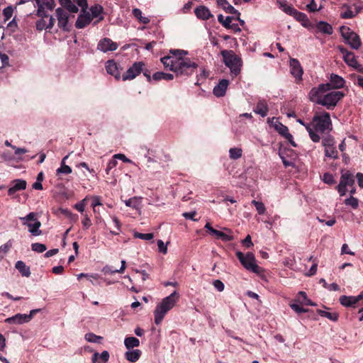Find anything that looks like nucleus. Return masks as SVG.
<instances>
[{"label":"nucleus","mask_w":363,"mask_h":363,"mask_svg":"<svg viewBox=\"0 0 363 363\" xmlns=\"http://www.w3.org/2000/svg\"><path fill=\"white\" fill-rule=\"evenodd\" d=\"M141 355V351L138 349L135 350H128L125 353V358L130 362H137Z\"/></svg>","instance_id":"nucleus-31"},{"label":"nucleus","mask_w":363,"mask_h":363,"mask_svg":"<svg viewBox=\"0 0 363 363\" xmlns=\"http://www.w3.org/2000/svg\"><path fill=\"white\" fill-rule=\"evenodd\" d=\"M133 14L140 23L143 24H147L150 21L149 18L143 16L142 11L139 9H133Z\"/></svg>","instance_id":"nucleus-40"},{"label":"nucleus","mask_w":363,"mask_h":363,"mask_svg":"<svg viewBox=\"0 0 363 363\" xmlns=\"http://www.w3.org/2000/svg\"><path fill=\"white\" fill-rule=\"evenodd\" d=\"M268 111V105L265 100H259L254 109L255 113L262 117H265L267 115Z\"/></svg>","instance_id":"nucleus-27"},{"label":"nucleus","mask_w":363,"mask_h":363,"mask_svg":"<svg viewBox=\"0 0 363 363\" xmlns=\"http://www.w3.org/2000/svg\"><path fill=\"white\" fill-rule=\"evenodd\" d=\"M290 307L291 309H293L296 313H306L308 311L307 309L303 308V307H301L299 306V303H290Z\"/></svg>","instance_id":"nucleus-51"},{"label":"nucleus","mask_w":363,"mask_h":363,"mask_svg":"<svg viewBox=\"0 0 363 363\" xmlns=\"http://www.w3.org/2000/svg\"><path fill=\"white\" fill-rule=\"evenodd\" d=\"M157 246L159 248V251L163 254H166L167 252V245H164V242L162 240H157Z\"/></svg>","instance_id":"nucleus-64"},{"label":"nucleus","mask_w":363,"mask_h":363,"mask_svg":"<svg viewBox=\"0 0 363 363\" xmlns=\"http://www.w3.org/2000/svg\"><path fill=\"white\" fill-rule=\"evenodd\" d=\"M118 48V45L108 38L101 39L97 45V49L103 52L114 51Z\"/></svg>","instance_id":"nucleus-17"},{"label":"nucleus","mask_w":363,"mask_h":363,"mask_svg":"<svg viewBox=\"0 0 363 363\" xmlns=\"http://www.w3.org/2000/svg\"><path fill=\"white\" fill-rule=\"evenodd\" d=\"M252 203L255 206L259 215H263L265 213L266 208L264 204L262 202L253 200Z\"/></svg>","instance_id":"nucleus-46"},{"label":"nucleus","mask_w":363,"mask_h":363,"mask_svg":"<svg viewBox=\"0 0 363 363\" xmlns=\"http://www.w3.org/2000/svg\"><path fill=\"white\" fill-rule=\"evenodd\" d=\"M15 267L19 271L22 276L28 277L30 275V268L23 261H17Z\"/></svg>","instance_id":"nucleus-33"},{"label":"nucleus","mask_w":363,"mask_h":363,"mask_svg":"<svg viewBox=\"0 0 363 363\" xmlns=\"http://www.w3.org/2000/svg\"><path fill=\"white\" fill-rule=\"evenodd\" d=\"M334 139L331 137H327L322 140V144L325 148L334 146Z\"/></svg>","instance_id":"nucleus-58"},{"label":"nucleus","mask_w":363,"mask_h":363,"mask_svg":"<svg viewBox=\"0 0 363 363\" xmlns=\"http://www.w3.org/2000/svg\"><path fill=\"white\" fill-rule=\"evenodd\" d=\"M316 28L319 32L324 34L330 35L333 33L332 26L325 21H320L318 23H317Z\"/></svg>","instance_id":"nucleus-34"},{"label":"nucleus","mask_w":363,"mask_h":363,"mask_svg":"<svg viewBox=\"0 0 363 363\" xmlns=\"http://www.w3.org/2000/svg\"><path fill=\"white\" fill-rule=\"evenodd\" d=\"M361 300L359 295L353 296H341L339 298L340 303L345 307H355L356 304Z\"/></svg>","instance_id":"nucleus-21"},{"label":"nucleus","mask_w":363,"mask_h":363,"mask_svg":"<svg viewBox=\"0 0 363 363\" xmlns=\"http://www.w3.org/2000/svg\"><path fill=\"white\" fill-rule=\"evenodd\" d=\"M195 15L199 19L206 21L213 17L210 10L205 6H199L194 10Z\"/></svg>","instance_id":"nucleus-24"},{"label":"nucleus","mask_w":363,"mask_h":363,"mask_svg":"<svg viewBox=\"0 0 363 363\" xmlns=\"http://www.w3.org/2000/svg\"><path fill=\"white\" fill-rule=\"evenodd\" d=\"M236 256L242 266L247 270L255 274H259L263 272L262 267L256 264L255 255L252 252H247L245 255L238 251Z\"/></svg>","instance_id":"nucleus-7"},{"label":"nucleus","mask_w":363,"mask_h":363,"mask_svg":"<svg viewBox=\"0 0 363 363\" xmlns=\"http://www.w3.org/2000/svg\"><path fill=\"white\" fill-rule=\"evenodd\" d=\"M114 158V160L116 159H118V160H122L123 162H126V163H132L133 162L128 159L125 155L123 154H121V153H118V154H115L113 157Z\"/></svg>","instance_id":"nucleus-61"},{"label":"nucleus","mask_w":363,"mask_h":363,"mask_svg":"<svg viewBox=\"0 0 363 363\" xmlns=\"http://www.w3.org/2000/svg\"><path fill=\"white\" fill-rule=\"evenodd\" d=\"M37 5L35 15L37 16H47L48 11H52L55 6V0H34Z\"/></svg>","instance_id":"nucleus-11"},{"label":"nucleus","mask_w":363,"mask_h":363,"mask_svg":"<svg viewBox=\"0 0 363 363\" xmlns=\"http://www.w3.org/2000/svg\"><path fill=\"white\" fill-rule=\"evenodd\" d=\"M66 9H67L71 13H77L79 9L78 7L71 1L69 4H67L65 6H64Z\"/></svg>","instance_id":"nucleus-60"},{"label":"nucleus","mask_w":363,"mask_h":363,"mask_svg":"<svg viewBox=\"0 0 363 363\" xmlns=\"http://www.w3.org/2000/svg\"><path fill=\"white\" fill-rule=\"evenodd\" d=\"M218 6L221 7L225 12L235 16H240V13L230 5L227 0H216Z\"/></svg>","instance_id":"nucleus-26"},{"label":"nucleus","mask_w":363,"mask_h":363,"mask_svg":"<svg viewBox=\"0 0 363 363\" xmlns=\"http://www.w3.org/2000/svg\"><path fill=\"white\" fill-rule=\"evenodd\" d=\"M141 197L134 196L125 201V204L134 209H139L141 206Z\"/></svg>","instance_id":"nucleus-35"},{"label":"nucleus","mask_w":363,"mask_h":363,"mask_svg":"<svg viewBox=\"0 0 363 363\" xmlns=\"http://www.w3.org/2000/svg\"><path fill=\"white\" fill-rule=\"evenodd\" d=\"M72 172V168L68 165H60V167H59L56 170V174H69Z\"/></svg>","instance_id":"nucleus-48"},{"label":"nucleus","mask_w":363,"mask_h":363,"mask_svg":"<svg viewBox=\"0 0 363 363\" xmlns=\"http://www.w3.org/2000/svg\"><path fill=\"white\" fill-rule=\"evenodd\" d=\"M297 122L306 128L312 141L314 143H318L320 141V137L318 134L313 130V128H311V122L310 123H305L301 119H298Z\"/></svg>","instance_id":"nucleus-30"},{"label":"nucleus","mask_w":363,"mask_h":363,"mask_svg":"<svg viewBox=\"0 0 363 363\" xmlns=\"http://www.w3.org/2000/svg\"><path fill=\"white\" fill-rule=\"evenodd\" d=\"M101 337L96 335L92 333H89L85 335V340L89 342H96Z\"/></svg>","instance_id":"nucleus-53"},{"label":"nucleus","mask_w":363,"mask_h":363,"mask_svg":"<svg viewBox=\"0 0 363 363\" xmlns=\"http://www.w3.org/2000/svg\"><path fill=\"white\" fill-rule=\"evenodd\" d=\"M339 50L343 55L344 61L348 66L353 67L357 72L363 73V67L358 63L357 58L353 52L348 51L347 49L342 47H340Z\"/></svg>","instance_id":"nucleus-10"},{"label":"nucleus","mask_w":363,"mask_h":363,"mask_svg":"<svg viewBox=\"0 0 363 363\" xmlns=\"http://www.w3.org/2000/svg\"><path fill=\"white\" fill-rule=\"evenodd\" d=\"M354 184V179L352 174L349 172L342 173L340 183L337 186V190L341 196L345 195L347 186H352Z\"/></svg>","instance_id":"nucleus-9"},{"label":"nucleus","mask_w":363,"mask_h":363,"mask_svg":"<svg viewBox=\"0 0 363 363\" xmlns=\"http://www.w3.org/2000/svg\"><path fill=\"white\" fill-rule=\"evenodd\" d=\"M104 9L99 4H95L90 8V14L91 19L99 17V21L103 20L104 17L101 16Z\"/></svg>","instance_id":"nucleus-32"},{"label":"nucleus","mask_w":363,"mask_h":363,"mask_svg":"<svg viewBox=\"0 0 363 363\" xmlns=\"http://www.w3.org/2000/svg\"><path fill=\"white\" fill-rule=\"evenodd\" d=\"M117 164H118V162L116 160H114L113 157L112 160L108 161V162L107 164L106 169L105 170L106 174H108L110 173L111 169L116 167L117 166Z\"/></svg>","instance_id":"nucleus-55"},{"label":"nucleus","mask_w":363,"mask_h":363,"mask_svg":"<svg viewBox=\"0 0 363 363\" xmlns=\"http://www.w3.org/2000/svg\"><path fill=\"white\" fill-rule=\"evenodd\" d=\"M307 9L309 11L314 12L320 11L321 9V6H318L316 3L314 1V0H311L310 4L307 5Z\"/></svg>","instance_id":"nucleus-57"},{"label":"nucleus","mask_w":363,"mask_h":363,"mask_svg":"<svg viewBox=\"0 0 363 363\" xmlns=\"http://www.w3.org/2000/svg\"><path fill=\"white\" fill-rule=\"evenodd\" d=\"M291 16H294L297 21L301 22L303 26H307L306 23L308 21V18L304 13L300 12L296 9Z\"/></svg>","instance_id":"nucleus-41"},{"label":"nucleus","mask_w":363,"mask_h":363,"mask_svg":"<svg viewBox=\"0 0 363 363\" xmlns=\"http://www.w3.org/2000/svg\"><path fill=\"white\" fill-rule=\"evenodd\" d=\"M340 16L342 18L347 19L354 17L356 13H354L349 7H347V10L345 12H342Z\"/></svg>","instance_id":"nucleus-54"},{"label":"nucleus","mask_w":363,"mask_h":363,"mask_svg":"<svg viewBox=\"0 0 363 363\" xmlns=\"http://www.w3.org/2000/svg\"><path fill=\"white\" fill-rule=\"evenodd\" d=\"M13 8L11 6H9L4 9L3 15L4 17V21H9L13 16Z\"/></svg>","instance_id":"nucleus-49"},{"label":"nucleus","mask_w":363,"mask_h":363,"mask_svg":"<svg viewBox=\"0 0 363 363\" xmlns=\"http://www.w3.org/2000/svg\"><path fill=\"white\" fill-rule=\"evenodd\" d=\"M330 90V84H320L317 87H313L309 92V99L317 104L325 106L327 109H333L337 103L345 96V94L340 91Z\"/></svg>","instance_id":"nucleus-2"},{"label":"nucleus","mask_w":363,"mask_h":363,"mask_svg":"<svg viewBox=\"0 0 363 363\" xmlns=\"http://www.w3.org/2000/svg\"><path fill=\"white\" fill-rule=\"evenodd\" d=\"M204 228L211 235L224 242L231 241L234 239L233 236L231 235V230L229 228H223V230L227 232V233H225L213 228L209 223H206Z\"/></svg>","instance_id":"nucleus-12"},{"label":"nucleus","mask_w":363,"mask_h":363,"mask_svg":"<svg viewBox=\"0 0 363 363\" xmlns=\"http://www.w3.org/2000/svg\"><path fill=\"white\" fill-rule=\"evenodd\" d=\"M271 121L272 123H273V121H275V122L273 124V126L280 135L285 137L289 133L288 128L286 125H283L279 121H278L275 118H268V122H270Z\"/></svg>","instance_id":"nucleus-29"},{"label":"nucleus","mask_w":363,"mask_h":363,"mask_svg":"<svg viewBox=\"0 0 363 363\" xmlns=\"http://www.w3.org/2000/svg\"><path fill=\"white\" fill-rule=\"evenodd\" d=\"M228 85L229 81L228 79H221L213 88V94L217 97L223 96L225 94Z\"/></svg>","instance_id":"nucleus-23"},{"label":"nucleus","mask_w":363,"mask_h":363,"mask_svg":"<svg viewBox=\"0 0 363 363\" xmlns=\"http://www.w3.org/2000/svg\"><path fill=\"white\" fill-rule=\"evenodd\" d=\"M317 313L320 316L327 318L328 319H329L330 320L337 321L338 320L339 315L335 312H328V311L318 309V310H317Z\"/></svg>","instance_id":"nucleus-39"},{"label":"nucleus","mask_w":363,"mask_h":363,"mask_svg":"<svg viewBox=\"0 0 363 363\" xmlns=\"http://www.w3.org/2000/svg\"><path fill=\"white\" fill-rule=\"evenodd\" d=\"M351 78L353 79V82L354 83V84L359 86V87H361L362 89H363V77L359 76V75H357V74H352L351 75Z\"/></svg>","instance_id":"nucleus-52"},{"label":"nucleus","mask_w":363,"mask_h":363,"mask_svg":"<svg viewBox=\"0 0 363 363\" xmlns=\"http://www.w3.org/2000/svg\"><path fill=\"white\" fill-rule=\"evenodd\" d=\"M4 322L8 324L21 325L28 323V317L26 314L17 313L13 316L7 318Z\"/></svg>","instance_id":"nucleus-22"},{"label":"nucleus","mask_w":363,"mask_h":363,"mask_svg":"<svg viewBox=\"0 0 363 363\" xmlns=\"http://www.w3.org/2000/svg\"><path fill=\"white\" fill-rule=\"evenodd\" d=\"M82 223L83 227L86 229H88L91 226V221L87 214L84 215V218L82 220Z\"/></svg>","instance_id":"nucleus-63"},{"label":"nucleus","mask_w":363,"mask_h":363,"mask_svg":"<svg viewBox=\"0 0 363 363\" xmlns=\"http://www.w3.org/2000/svg\"><path fill=\"white\" fill-rule=\"evenodd\" d=\"M91 21L90 13L89 11H82V13L78 16L75 26L79 29L84 28L89 25Z\"/></svg>","instance_id":"nucleus-20"},{"label":"nucleus","mask_w":363,"mask_h":363,"mask_svg":"<svg viewBox=\"0 0 363 363\" xmlns=\"http://www.w3.org/2000/svg\"><path fill=\"white\" fill-rule=\"evenodd\" d=\"M213 285L215 287L216 289H217L218 291L221 292L224 290L225 286L224 284L220 280H215L213 282Z\"/></svg>","instance_id":"nucleus-62"},{"label":"nucleus","mask_w":363,"mask_h":363,"mask_svg":"<svg viewBox=\"0 0 363 363\" xmlns=\"http://www.w3.org/2000/svg\"><path fill=\"white\" fill-rule=\"evenodd\" d=\"M345 203L347 206H350L352 208L356 209L359 206V200L357 198L351 196L345 200Z\"/></svg>","instance_id":"nucleus-45"},{"label":"nucleus","mask_w":363,"mask_h":363,"mask_svg":"<svg viewBox=\"0 0 363 363\" xmlns=\"http://www.w3.org/2000/svg\"><path fill=\"white\" fill-rule=\"evenodd\" d=\"M179 295L176 291L172 292L169 296L164 298L160 303H158L154 311L155 323L160 325L164 319L165 315L177 303Z\"/></svg>","instance_id":"nucleus-3"},{"label":"nucleus","mask_w":363,"mask_h":363,"mask_svg":"<svg viewBox=\"0 0 363 363\" xmlns=\"http://www.w3.org/2000/svg\"><path fill=\"white\" fill-rule=\"evenodd\" d=\"M290 73L295 78L296 82L298 83L302 80L303 73V68L296 59H291L289 62Z\"/></svg>","instance_id":"nucleus-14"},{"label":"nucleus","mask_w":363,"mask_h":363,"mask_svg":"<svg viewBox=\"0 0 363 363\" xmlns=\"http://www.w3.org/2000/svg\"><path fill=\"white\" fill-rule=\"evenodd\" d=\"M144 64L141 62H135L125 74H123V81L131 80L139 75L143 69Z\"/></svg>","instance_id":"nucleus-15"},{"label":"nucleus","mask_w":363,"mask_h":363,"mask_svg":"<svg viewBox=\"0 0 363 363\" xmlns=\"http://www.w3.org/2000/svg\"><path fill=\"white\" fill-rule=\"evenodd\" d=\"M27 186V182L24 179H18L11 182L10 186L8 189V194L14 196L17 191L25 190Z\"/></svg>","instance_id":"nucleus-18"},{"label":"nucleus","mask_w":363,"mask_h":363,"mask_svg":"<svg viewBox=\"0 0 363 363\" xmlns=\"http://www.w3.org/2000/svg\"><path fill=\"white\" fill-rule=\"evenodd\" d=\"M323 180L325 183L328 184H333L335 183L333 176L330 173H325L323 174Z\"/></svg>","instance_id":"nucleus-56"},{"label":"nucleus","mask_w":363,"mask_h":363,"mask_svg":"<svg viewBox=\"0 0 363 363\" xmlns=\"http://www.w3.org/2000/svg\"><path fill=\"white\" fill-rule=\"evenodd\" d=\"M49 11H50L47 12V16H39L40 19H39L36 22V29L38 30L41 31L43 30L51 29L53 28L55 25V18L52 16H50L48 14Z\"/></svg>","instance_id":"nucleus-16"},{"label":"nucleus","mask_w":363,"mask_h":363,"mask_svg":"<svg viewBox=\"0 0 363 363\" xmlns=\"http://www.w3.org/2000/svg\"><path fill=\"white\" fill-rule=\"evenodd\" d=\"M174 79V75L172 74L169 73H164L162 72H157L153 74L152 75V79L155 81H160L162 79L166 80V81H171Z\"/></svg>","instance_id":"nucleus-36"},{"label":"nucleus","mask_w":363,"mask_h":363,"mask_svg":"<svg viewBox=\"0 0 363 363\" xmlns=\"http://www.w3.org/2000/svg\"><path fill=\"white\" fill-rule=\"evenodd\" d=\"M23 225L28 228V232L33 236H39L42 234L40 230L41 223L38 220V214L30 212L24 217H20Z\"/></svg>","instance_id":"nucleus-6"},{"label":"nucleus","mask_w":363,"mask_h":363,"mask_svg":"<svg viewBox=\"0 0 363 363\" xmlns=\"http://www.w3.org/2000/svg\"><path fill=\"white\" fill-rule=\"evenodd\" d=\"M31 250L38 253H42L47 250V247L44 244L35 242L31 245Z\"/></svg>","instance_id":"nucleus-47"},{"label":"nucleus","mask_w":363,"mask_h":363,"mask_svg":"<svg viewBox=\"0 0 363 363\" xmlns=\"http://www.w3.org/2000/svg\"><path fill=\"white\" fill-rule=\"evenodd\" d=\"M242 155V150L240 147H233L229 150V157L232 160H238Z\"/></svg>","instance_id":"nucleus-42"},{"label":"nucleus","mask_w":363,"mask_h":363,"mask_svg":"<svg viewBox=\"0 0 363 363\" xmlns=\"http://www.w3.org/2000/svg\"><path fill=\"white\" fill-rule=\"evenodd\" d=\"M86 198L82 199L80 202L74 205V208L79 212L83 213L85 209Z\"/></svg>","instance_id":"nucleus-59"},{"label":"nucleus","mask_w":363,"mask_h":363,"mask_svg":"<svg viewBox=\"0 0 363 363\" xmlns=\"http://www.w3.org/2000/svg\"><path fill=\"white\" fill-rule=\"evenodd\" d=\"M329 84H330V89H340V88L344 87L345 81L342 77H340L337 74H332L330 77V83Z\"/></svg>","instance_id":"nucleus-25"},{"label":"nucleus","mask_w":363,"mask_h":363,"mask_svg":"<svg viewBox=\"0 0 363 363\" xmlns=\"http://www.w3.org/2000/svg\"><path fill=\"white\" fill-rule=\"evenodd\" d=\"M12 247L11 240H9L4 245L0 246V260H1L5 255L8 252L10 248Z\"/></svg>","instance_id":"nucleus-44"},{"label":"nucleus","mask_w":363,"mask_h":363,"mask_svg":"<svg viewBox=\"0 0 363 363\" xmlns=\"http://www.w3.org/2000/svg\"><path fill=\"white\" fill-rule=\"evenodd\" d=\"M134 237L136 238L145 240H150L153 238L152 233H135Z\"/></svg>","instance_id":"nucleus-50"},{"label":"nucleus","mask_w":363,"mask_h":363,"mask_svg":"<svg viewBox=\"0 0 363 363\" xmlns=\"http://www.w3.org/2000/svg\"><path fill=\"white\" fill-rule=\"evenodd\" d=\"M106 69L108 74L113 76L117 80H119L121 78V70L122 68L115 60H111L107 61L106 64Z\"/></svg>","instance_id":"nucleus-19"},{"label":"nucleus","mask_w":363,"mask_h":363,"mask_svg":"<svg viewBox=\"0 0 363 363\" xmlns=\"http://www.w3.org/2000/svg\"><path fill=\"white\" fill-rule=\"evenodd\" d=\"M278 5L279 9H281L284 13L292 16L296 9L289 4L286 1H278Z\"/></svg>","instance_id":"nucleus-38"},{"label":"nucleus","mask_w":363,"mask_h":363,"mask_svg":"<svg viewBox=\"0 0 363 363\" xmlns=\"http://www.w3.org/2000/svg\"><path fill=\"white\" fill-rule=\"evenodd\" d=\"M56 17L57 19V26L63 31L68 32L70 30V24L69 23V14L62 8H57L55 10Z\"/></svg>","instance_id":"nucleus-13"},{"label":"nucleus","mask_w":363,"mask_h":363,"mask_svg":"<svg viewBox=\"0 0 363 363\" xmlns=\"http://www.w3.org/2000/svg\"><path fill=\"white\" fill-rule=\"evenodd\" d=\"M124 345L127 349L130 350L138 347L140 341L135 337H128L125 338Z\"/></svg>","instance_id":"nucleus-37"},{"label":"nucleus","mask_w":363,"mask_h":363,"mask_svg":"<svg viewBox=\"0 0 363 363\" xmlns=\"http://www.w3.org/2000/svg\"><path fill=\"white\" fill-rule=\"evenodd\" d=\"M325 155L327 157L337 159L338 157V152L335 146L327 147V148H325Z\"/></svg>","instance_id":"nucleus-43"},{"label":"nucleus","mask_w":363,"mask_h":363,"mask_svg":"<svg viewBox=\"0 0 363 363\" xmlns=\"http://www.w3.org/2000/svg\"><path fill=\"white\" fill-rule=\"evenodd\" d=\"M294 301L301 304V305H306V306H315L316 304L313 303L311 300H310L306 292L304 291H299L298 294L296 295Z\"/></svg>","instance_id":"nucleus-28"},{"label":"nucleus","mask_w":363,"mask_h":363,"mask_svg":"<svg viewBox=\"0 0 363 363\" xmlns=\"http://www.w3.org/2000/svg\"><path fill=\"white\" fill-rule=\"evenodd\" d=\"M221 55L225 65L230 69L231 75L236 77L241 70L242 62L233 50H223Z\"/></svg>","instance_id":"nucleus-5"},{"label":"nucleus","mask_w":363,"mask_h":363,"mask_svg":"<svg viewBox=\"0 0 363 363\" xmlns=\"http://www.w3.org/2000/svg\"><path fill=\"white\" fill-rule=\"evenodd\" d=\"M340 33L346 43L352 49L357 50L360 48L362 43L359 36L349 27L342 26L340 28Z\"/></svg>","instance_id":"nucleus-8"},{"label":"nucleus","mask_w":363,"mask_h":363,"mask_svg":"<svg viewBox=\"0 0 363 363\" xmlns=\"http://www.w3.org/2000/svg\"><path fill=\"white\" fill-rule=\"evenodd\" d=\"M172 55L161 58V62L166 69L177 75L189 77L197 69L198 65L186 57L187 52L182 50L170 51Z\"/></svg>","instance_id":"nucleus-1"},{"label":"nucleus","mask_w":363,"mask_h":363,"mask_svg":"<svg viewBox=\"0 0 363 363\" xmlns=\"http://www.w3.org/2000/svg\"><path fill=\"white\" fill-rule=\"evenodd\" d=\"M311 128L317 134L332 130L333 125L329 113H315L311 121Z\"/></svg>","instance_id":"nucleus-4"}]
</instances>
